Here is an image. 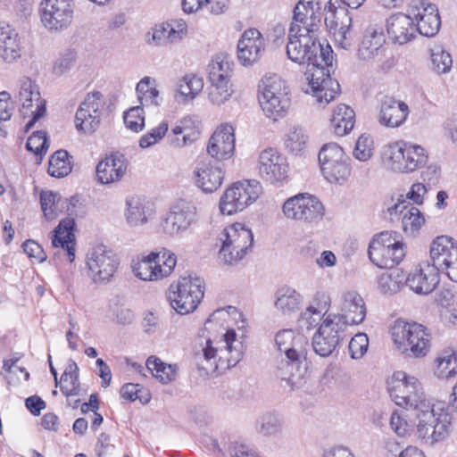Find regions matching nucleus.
<instances>
[{
	"label": "nucleus",
	"instance_id": "nucleus-1",
	"mask_svg": "<svg viewBox=\"0 0 457 457\" xmlns=\"http://www.w3.org/2000/svg\"><path fill=\"white\" fill-rule=\"evenodd\" d=\"M295 29H288L287 57L295 63L307 65L305 92L312 94L320 104H328L340 93L339 83L330 76L335 60L333 50L328 44L324 46L320 41V35Z\"/></svg>",
	"mask_w": 457,
	"mask_h": 457
},
{
	"label": "nucleus",
	"instance_id": "nucleus-2",
	"mask_svg": "<svg viewBox=\"0 0 457 457\" xmlns=\"http://www.w3.org/2000/svg\"><path fill=\"white\" fill-rule=\"evenodd\" d=\"M381 160L388 170L400 173H411L427 164L428 154L421 145L396 141L383 147Z\"/></svg>",
	"mask_w": 457,
	"mask_h": 457
},
{
	"label": "nucleus",
	"instance_id": "nucleus-3",
	"mask_svg": "<svg viewBox=\"0 0 457 457\" xmlns=\"http://www.w3.org/2000/svg\"><path fill=\"white\" fill-rule=\"evenodd\" d=\"M418 419L416 436L422 444L433 446L445 441L452 431V416L430 403L415 411Z\"/></svg>",
	"mask_w": 457,
	"mask_h": 457
},
{
	"label": "nucleus",
	"instance_id": "nucleus-4",
	"mask_svg": "<svg viewBox=\"0 0 457 457\" xmlns=\"http://www.w3.org/2000/svg\"><path fill=\"white\" fill-rule=\"evenodd\" d=\"M219 258L227 265H237L250 253L253 245V234L245 224L236 222L226 227L220 234Z\"/></svg>",
	"mask_w": 457,
	"mask_h": 457
},
{
	"label": "nucleus",
	"instance_id": "nucleus-5",
	"mask_svg": "<svg viewBox=\"0 0 457 457\" xmlns=\"http://www.w3.org/2000/svg\"><path fill=\"white\" fill-rule=\"evenodd\" d=\"M177 264V257L171 251L162 248L151 251L132 259L131 269L136 278L143 281H158L170 276Z\"/></svg>",
	"mask_w": 457,
	"mask_h": 457
},
{
	"label": "nucleus",
	"instance_id": "nucleus-6",
	"mask_svg": "<svg viewBox=\"0 0 457 457\" xmlns=\"http://www.w3.org/2000/svg\"><path fill=\"white\" fill-rule=\"evenodd\" d=\"M387 391L398 406L418 411L429 403L420 381L404 371H395L387 380Z\"/></svg>",
	"mask_w": 457,
	"mask_h": 457
},
{
	"label": "nucleus",
	"instance_id": "nucleus-7",
	"mask_svg": "<svg viewBox=\"0 0 457 457\" xmlns=\"http://www.w3.org/2000/svg\"><path fill=\"white\" fill-rule=\"evenodd\" d=\"M233 62L223 53L216 54L208 65V78L211 83L209 99L213 104H224L232 95L230 78Z\"/></svg>",
	"mask_w": 457,
	"mask_h": 457
},
{
	"label": "nucleus",
	"instance_id": "nucleus-8",
	"mask_svg": "<svg viewBox=\"0 0 457 457\" xmlns=\"http://www.w3.org/2000/svg\"><path fill=\"white\" fill-rule=\"evenodd\" d=\"M393 236L396 232L383 231L371 239L368 248L370 260L381 269H392L403 259V244Z\"/></svg>",
	"mask_w": 457,
	"mask_h": 457
},
{
	"label": "nucleus",
	"instance_id": "nucleus-9",
	"mask_svg": "<svg viewBox=\"0 0 457 457\" xmlns=\"http://www.w3.org/2000/svg\"><path fill=\"white\" fill-rule=\"evenodd\" d=\"M319 163L324 179L342 185L351 175L350 157L337 143L325 144L319 153Z\"/></svg>",
	"mask_w": 457,
	"mask_h": 457
},
{
	"label": "nucleus",
	"instance_id": "nucleus-10",
	"mask_svg": "<svg viewBox=\"0 0 457 457\" xmlns=\"http://www.w3.org/2000/svg\"><path fill=\"white\" fill-rule=\"evenodd\" d=\"M262 192L261 183L255 179L239 181L228 187L220 199V211L223 215L242 212L254 203Z\"/></svg>",
	"mask_w": 457,
	"mask_h": 457
},
{
	"label": "nucleus",
	"instance_id": "nucleus-11",
	"mask_svg": "<svg viewBox=\"0 0 457 457\" xmlns=\"http://www.w3.org/2000/svg\"><path fill=\"white\" fill-rule=\"evenodd\" d=\"M392 337L403 353L410 351L415 357L425 356L429 350L430 336L421 324L396 320Z\"/></svg>",
	"mask_w": 457,
	"mask_h": 457
},
{
	"label": "nucleus",
	"instance_id": "nucleus-12",
	"mask_svg": "<svg viewBox=\"0 0 457 457\" xmlns=\"http://www.w3.org/2000/svg\"><path fill=\"white\" fill-rule=\"evenodd\" d=\"M224 347L214 345L213 341L207 339L203 348V357L209 369L217 370L220 367H234L243 356V345L237 340V333L234 329H228L223 336Z\"/></svg>",
	"mask_w": 457,
	"mask_h": 457
},
{
	"label": "nucleus",
	"instance_id": "nucleus-13",
	"mask_svg": "<svg viewBox=\"0 0 457 457\" xmlns=\"http://www.w3.org/2000/svg\"><path fill=\"white\" fill-rule=\"evenodd\" d=\"M284 81L278 76L264 77L259 85L260 105L267 117L273 120L283 118L289 107L287 92L283 90Z\"/></svg>",
	"mask_w": 457,
	"mask_h": 457
},
{
	"label": "nucleus",
	"instance_id": "nucleus-14",
	"mask_svg": "<svg viewBox=\"0 0 457 457\" xmlns=\"http://www.w3.org/2000/svg\"><path fill=\"white\" fill-rule=\"evenodd\" d=\"M200 278H181L175 291H170V306L179 314H187L196 309L204 294Z\"/></svg>",
	"mask_w": 457,
	"mask_h": 457
},
{
	"label": "nucleus",
	"instance_id": "nucleus-15",
	"mask_svg": "<svg viewBox=\"0 0 457 457\" xmlns=\"http://www.w3.org/2000/svg\"><path fill=\"white\" fill-rule=\"evenodd\" d=\"M342 318L328 313L312 337L314 352L321 357L330 355L344 338Z\"/></svg>",
	"mask_w": 457,
	"mask_h": 457
},
{
	"label": "nucleus",
	"instance_id": "nucleus-16",
	"mask_svg": "<svg viewBox=\"0 0 457 457\" xmlns=\"http://www.w3.org/2000/svg\"><path fill=\"white\" fill-rule=\"evenodd\" d=\"M87 276L96 284L109 281L120 262L117 255L106 246L97 245L87 253Z\"/></svg>",
	"mask_w": 457,
	"mask_h": 457
},
{
	"label": "nucleus",
	"instance_id": "nucleus-17",
	"mask_svg": "<svg viewBox=\"0 0 457 457\" xmlns=\"http://www.w3.org/2000/svg\"><path fill=\"white\" fill-rule=\"evenodd\" d=\"M196 207L192 202L179 200L162 220L160 228L169 237L180 236L196 221Z\"/></svg>",
	"mask_w": 457,
	"mask_h": 457
},
{
	"label": "nucleus",
	"instance_id": "nucleus-18",
	"mask_svg": "<svg viewBox=\"0 0 457 457\" xmlns=\"http://www.w3.org/2000/svg\"><path fill=\"white\" fill-rule=\"evenodd\" d=\"M430 261L435 263L438 274L445 273L457 282V245L447 236L436 237L430 245Z\"/></svg>",
	"mask_w": 457,
	"mask_h": 457
},
{
	"label": "nucleus",
	"instance_id": "nucleus-19",
	"mask_svg": "<svg viewBox=\"0 0 457 457\" xmlns=\"http://www.w3.org/2000/svg\"><path fill=\"white\" fill-rule=\"evenodd\" d=\"M282 211L287 219L312 221L323 216L324 208L317 197L303 193L288 198Z\"/></svg>",
	"mask_w": 457,
	"mask_h": 457
},
{
	"label": "nucleus",
	"instance_id": "nucleus-20",
	"mask_svg": "<svg viewBox=\"0 0 457 457\" xmlns=\"http://www.w3.org/2000/svg\"><path fill=\"white\" fill-rule=\"evenodd\" d=\"M104 105L105 102L101 92L95 91L87 94L75 115L76 129L84 133L96 131L100 124Z\"/></svg>",
	"mask_w": 457,
	"mask_h": 457
},
{
	"label": "nucleus",
	"instance_id": "nucleus-21",
	"mask_svg": "<svg viewBox=\"0 0 457 457\" xmlns=\"http://www.w3.org/2000/svg\"><path fill=\"white\" fill-rule=\"evenodd\" d=\"M73 0H43L41 3V21L49 30L66 29L72 21Z\"/></svg>",
	"mask_w": 457,
	"mask_h": 457
},
{
	"label": "nucleus",
	"instance_id": "nucleus-22",
	"mask_svg": "<svg viewBox=\"0 0 457 457\" xmlns=\"http://www.w3.org/2000/svg\"><path fill=\"white\" fill-rule=\"evenodd\" d=\"M289 28L299 29L301 33L320 35L322 26V12L314 0H299L294 8Z\"/></svg>",
	"mask_w": 457,
	"mask_h": 457
},
{
	"label": "nucleus",
	"instance_id": "nucleus-23",
	"mask_svg": "<svg viewBox=\"0 0 457 457\" xmlns=\"http://www.w3.org/2000/svg\"><path fill=\"white\" fill-rule=\"evenodd\" d=\"M386 212L390 219L402 216V227L406 235L416 237L424 226L426 220L419 208L404 199L403 195L397 196L396 201L388 205Z\"/></svg>",
	"mask_w": 457,
	"mask_h": 457
},
{
	"label": "nucleus",
	"instance_id": "nucleus-24",
	"mask_svg": "<svg viewBox=\"0 0 457 457\" xmlns=\"http://www.w3.org/2000/svg\"><path fill=\"white\" fill-rule=\"evenodd\" d=\"M418 33L424 37L436 36L441 27V19L437 7L425 0L412 1L410 4Z\"/></svg>",
	"mask_w": 457,
	"mask_h": 457
},
{
	"label": "nucleus",
	"instance_id": "nucleus-25",
	"mask_svg": "<svg viewBox=\"0 0 457 457\" xmlns=\"http://www.w3.org/2000/svg\"><path fill=\"white\" fill-rule=\"evenodd\" d=\"M224 175V169L219 162L202 158L195 162L193 179L203 192L212 193L222 185Z\"/></svg>",
	"mask_w": 457,
	"mask_h": 457
},
{
	"label": "nucleus",
	"instance_id": "nucleus-26",
	"mask_svg": "<svg viewBox=\"0 0 457 457\" xmlns=\"http://www.w3.org/2000/svg\"><path fill=\"white\" fill-rule=\"evenodd\" d=\"M19 101L21 104V112L23 116L28 114V110L33 107V102H36V109L30 112L32 119L26 124L25 131L28 132L46 113V103L40 98L37 85L29 79L23 78L19 82Z\"/></svg>",
	"mask_w": 457,
	"mask_h": 457
},
{
	"label": "nucleus",
	"instance_id": "nucleus-27",
	"mask_svg": "<svg viewBox=\"0 0 457 457\" xmlns=\"http://www.w3.org/2000/svg\"><path fill=\"white\" fill-rule=\"evenodd\" d=\"M200 136V121L195 116H186L174 123L167 140L171 147L181 149L194 145Z\"/></svg>",
	"mask_w": 457,
	"mask_h": 457
},
{
	"label": "nucleus",
	"instance_id": "nucleus-28",
	"mask_svg": "<svg viewBox=\"0 0 457 457\" xmlns=\"http://www.w3.org/2000/svg\"><path fill=\"white\" fill-rule=\"evenodd\" d=\"M258 170L263 180L270 184H276L287 178V164L284 156L276 149L268 148L259 155Z\"/></svg>",
	"mask_w": 457,
	"mask_h": 457
},
{
	"label": "nucleus",
	"instance_id": "nucleus-29",
	"mask_svg": "<svg viewBox=\"0 0 457 457\" xmlns=\"http://www.w3.org/2000/svg\"><path fill=\"white\" fill-rule=\"evenodd\" d=\"M234 128L228 124H221L216 129L207 144L208 154L220 162L229 159L235 151Z\"/></svg>",
	"mask_w": 457,
	"mask_h": 457
},
{
	"label": "nucleus",
	"instance_id": "nucleus-30",
	"mask_svg": "<svg viewBox=\"0 0 457 457\" xmlns=\"http://www.w3.org/2000/svg\"><path fill=\"white\" fill-rule=\"evenodd\" d=\"M265 50V41L256 29H249L242 34L237 43L238 61L245 66L257 62Z\"/></svg>",
	"mask_w": 457,
	"mask_h": 457
},
{
	"label": "nucleus",
	"instance_id": "nucleus-31",
	"mask_svg": "<svg viewBox=\"0 0 457 457\" xmlns=\"http://www.w3.org/2000/svg\"><path fill=\"white\" fill-rule=\"evenodd\" d=\"M440 281V275L434 262L420 265V268L411 270L407 278L409 288L420 295H428L433 292Z\"/></svg>",
	"mask_w": 457,
	"mask_h": 457
},
{
	"label": "nucleus",
	"instance_id": "nucleus-32",
	"mask_svg": "<svg viewBox=\"0 0 457 457\" xmlns=\"http://www.w3.org/2000/svg\"><path fill=\"white\" fill-rule=\"evenodd\" d=\"M129 162L124 154L113 153L96 165V179L101 184L120 181L128 170Z\"/></svg>",
	"mask_w": 457,
	"mask_h": 457
},
{
	"label": "nucleus",
	"instance_id": "nucleus-33",
	"mask_svg": "<svg viewBox=\"0 0 457 457\" xmlns=\"http://www.w3.org/2000/svg\"><path fill=\"white\" fill-rule=\"evenodd\" d=\"M341 313H335V316L342 318L343 328L346 329L349 325H358L366 317V305L361 295L353 290L345 292L342 295L340 305Z\"/></svg>",
	"mask_w": 457,
	"mask_h": 457
},
{
	"label": "nucleus",
	"instance_id": "nucleus-34",
	"mask_svg": "<svg viewBox=\"0 0 457 457\" xmlns=\"http://www.w3.org/2000/svg\"><path fill=\"white\" fill-rule=\"evenodd\" d=\"M386 30L389 37L399 45L406 44L415 38L418 33L412 14L398 12L386 20Z\"/></svg>",
	"mask_w": 457,
	"mask_h": 457
},
{
	"label": "nucleus",
	"instance_id": "nucleus-35",
	"mask_svg": "<svg viewBox=\"0 0 457 457\" xmlns=\"http://www.w3.org/2000/svg\"><path fill=\"white\" fill-rule=\"evenodd\" d=\"M409 112L405 102L386 96L380 101L378 121L387 128H398L404 123Z\"/></svg>",
	"mask_w": 457,
	"mask_h": 457
},
{
	"label": "nucleus",
	"instance_id": "nucleus-36",
	"mask_svg": "<svg viewBox=\"0 0 457 457\" xmlns=\"http://www.w3.org/2000/svg\"><path fill=\"white\" fill-rule=\"evenodd\" d=\"M275 342L279 352L288 360L305 361L308 341L303 335H295L291 329H284L276 334Z\"/></svg>",
	"mask_w": 457,
	"mask_h": 457
},
{
	"label": "nucleus",
	"instance_id": "nucleus-37",
	"mask_svg": "<svg viewBox=\"0 0 457 457\" xmlns=\"http://www.w3.org/2000/svg\"><path fill=\"white\" fill-rule=\"evenodd\" d=\"M386 37L381 26H369L358 49V55L362 60H370L384 55Z\"/></svg>",
	"mask_w": 457,
	"mask_h": 457
},
{
	"label": "nucleus",
	"instance_id": "nucleus-38",
	"mask_svg": "<svg viewBox=\"0 0 457 457\" xmlns=\"http://www.w3.org/2000/svg\"><path fill=\"white\" fill-rule=\"evenodd\" d=\"M21 56L19 34L9 24L0 22V57L6 62H13Z\"/></svg>",
	"mask_w": 457,
	"mask_h": 457
},
{
	"label": "nucleus",
	"instance_id": "nucleus-39",
	"mask_svg": "<svg viewBox=\"0 0 457 457\" xmlns=\"http://www.w3.org/2000/svg\"><path fill=\"white\" fill-rule=\"evenodd\" d=\"M75 221L71 218L62 219L53 231L52 245L61 247L68 255L70 262L75 259V236L73 233Z\"/></svg>",
	"mask_w": 457,
	"mask_h": 457
},
{
	"label": "nucleus",
	"instance_id": "nucleus-40",
	"mask_svg": "<svg viewBox=\"0 0 457 457\" xmlns=\"http://www.w3.org/2000/svg\"><path fill=\"white\" fill-rule=\"evenodd\" d=\"M125 219L129 226L139 227L147 223L151 215L145 199L139 195L129 196L125 201Z\"/></svg>",
	"mask_w": 457,
	"mask_h": 457
},
{
	"label": "nucleus",
	"instance_id": "nucleus-41",
	"mask_svg": "<svg viewBox=\"0 0 457 457\" xmlns=\"http://www.w3.org/2000/svg\"><path fill=\"white\" fill-rule=\"evenodd\" d=\"M303 361L281 360L275 370V377L281 381V386L290 391L298 388L301 380L299 372Z\"/></svg>",
	"mask_w": 457,
	"mask_h": 457
},
{
	"label": "nucleus",
	"instance_id": "nucleus-42",
	"mask_svg": "<svg viewBox=\"0 0 457 457\" xmlns=\"http://www.w3.org/2000/svg\"><path fill=\"white\" fill-rule=\"evenodd\" d=\"M136 91L142 109L155 110L160 106L162 97L155 87V79L144 77L137 84Z\"/></svg>",
	"mask_w": 457,
	"mask_h": 457
},
{
	"label": "nucleus",
	"instance_id": "nucleus-43",
	"mask_svg": "<svg viewBox=\"0 0 457 457\" xmlns=\"http://www.w3.org/2000/svg\"><path fill=\"white\" fill-rule=\"evenodd\" d=\"M354 122L355 112L345 104L337 105L330 119V125L334 133L340 137L348 134L353 129Z\"/></svg>",
	"mask_w": 457,
	"mask_h": 457
},
{
	"label": "nucleus",
	"instance_id": "nucleus-44",
	"mask_svg": "<svg viewBox=\"0 0 457 457\" xmlns=\"http://www.w3.org/2000/svg\"><path fill=\"white\" fill-rule=\"evenodd\" d=\"M175 98L180 103H187L193 100L204 87L203 79L196 75H185L177 85Z\"/></svg>",
	"mask_w": 457,
	"mask_h": 457
},
{
	"label": "nucleus",
	"instance_id": "nucleus-45",
	"mask_svg": "<svg viewBox=\"0 0 457 457\" xmlns=\"http://www.w3.org/2000/svg\"><path fill=\"white\" fill-rule=\"evenodd\" d=\"M275 297V307L283 314L289 315L299 310L302 297L294 288L288 287L278 288Z\"/></svg>",
	"mask_w": 457,
	"mask_h": 457
},
{
	"label": "nucleus",
	"instance_id": "nucleus-46",
	"mask_svg": "<svg viewBox=\"0 0 457 457\" xmlns=\"http://www.w3.org/2000/svg\"><path fill=\"white\" fill-rule=\"evenodd\" d=\"M344 18L340 24L335 21V30L333 32L335 44L338 48L349 50L353 46L352 17L345 7L342 8Z\"/></svg>",
	"mask_w": 457,
	"mask_h": 457
},
{
	"label": "nucleus",
	"instance_id": "nucleus-47",
	"mask_svg": "<svg viewBox=\"0 0 457 457\" xmlns=\"http://www.w3.org/2000/svg\"><path fill=\"white\" fill-rule=\"evenodd\" d=\"M71 156L66 150H57L50 158L48 174L54 178H63L72 170Z\"/></svg>",
	"mask_w": 457,
	"mask_h": 457
},
{
	"label": "nucleus",
	"instance_id": "nucleus-48",
	"mask_svg": "<svg viewBox=\"0 0 457 457\" xmlns=\"http://www.w3.org/2000/svg\"><path fill=\"white\" fill-rule=\"evenodd\" d=\"M59 383L61 392L64 395L71 396L79 394V367L76 362L72 361L66 367Z\"/></svg>",
	"mask_w": 457,
	"mask_h": 457
},
{
	"label": "nucleus",
	"instance_id": "nucleus-49",
	"mask_svg": "<svg viewBox=\"0 0 457 457\" xmlns=\"http://www.w3.org/2000/svg\"><path fill=\"white\" fill-rule=\"evenodd\" d=\"M145 364L152 375L162 384L170 383L176 378V366L166 364L155 356L149 357Z\"/></svg>",
	"mask_w": 457,
	"mask_h": 457
},
{
	"label": "nucleus",
	"instance_id": "nucleus-50",
	"mask_svg": "<svg viewBox=\"0 0 457 457\" xmlns=\"http://www.w3.org/2000/svg\"><path fill=\"white\" fill-rule=\"evenodd\" d=\"M435 375L440 379H449L457 374V355L453 352H445L436 358Z\"/></svg>",
	"mask_w": 457,
	"mask_h": 457
},
{
	"label": "nucleus",
	"instance_id": "nucleus-51",
	"mask_svg": "<svg viewBox=\"0 0 457 457\" xmlns=\"http://www.w3.org/2000/svg\"><path fill=\"white\" fill-rule=\"evenodd\" d=\"M308 135L300 127H293L285 138L287 151L295 155L301 154L306 148Z\"/></svg>",
	"mask_w": 457,
	"mask_h": 457
},
{
	"label": "nucleus",
	"instance_id": "nucleus-52",
	"mask_svg": "<svg viewBox=\"0 0 457 457\" xmlns=\"http://www.w3.org/2000/svg\"><path fill=\"white\" fill-rule=\"evenodd\" d=\"M61 202L62 197L58 193L53 191H42L40 193L41 209L46 220H52L57 218L59 212H61Z\"/></svg>",
	"mask_w": 457,
	"mask_h": 457
},
{
	"label": "nucleus",
	"instance_id": "nucleus-53",
	"mask_svg": "<svg viewBox=\"0 0 457 457\" xmlns=\"http://www.w3.org/2000/svg\"><path fill=\"white\" fill-rule=\"evenodd\" d=\"M48 146L47 136L43 130L33 132L26 142L27 150L39 156L40 160H42L43 155L46 154Z\"/></svg>",
	"mask_w": 457,
	"mask_h": 457
},
{
	"label": "nucleus",
	"instance_id": "nucleus-54",
	"mask_svg": "<svg viewBox=\"0 0 457 457\" xmlns=\"http://www.w3.org/2000/svg\"><path fill=\"white\" fill-rule=\"evenodd\" d=\"M325 318L326 316L317 312L314 305H311L301 313L298 325L301 329L312 330L319 328Z\"/></svg>",
	"mask_w": 457,
	"mask_h": 457
},
{
	"label": "nucleus",
	"instance_id": "nucleus-55",
	"mask_svg": "<svg viewBox=\"0 0 457 457\" xmlns=\"http://www.w3.org/2000/svg\"><path fill=\"white\" fill-rule=\"evenodd\" d=\"M168 122L165 120L162 121L158 126L153 128L140 137L139 146L141 148H148L157 144L168 133Z\"/></svg>",
	"mask_w": 457,
	"mask_h": 457
},
{
	"label": "nucleus",
	"instance_id": "nucleus-56",
	"mask_svg": "<svg viewBox=\"0 0 457 457\" xmlns=\"http://www.w3.org/2000/svg\"><path fill=\"white\" fill-rule=\"evenodd\" d=\"M145 112L141 106L129 109L123 116L126 127L132 131L138 132L145 127Z\"/></svg>",
	"mask_w": 457,
	"mask_h": 457
},
{
	"label": "nucleus",
	"instance_id": "nucleus-57",
	"mask_svg": "<svg viewBox=\"0 0 457 457\" xmlns=\"http://www.w3.org/2000/svg\"><path fill=\"white\" fill-rule=\"evenodd\" d=\"M120 395L130 402L139 400L142 403H147L150 400L149 393L139 384H125L120 389Z\"/></svg>",
	"mask_w": 457,
	"mask_h": 457
},
{
	"label": "nucleus",
	"instance_id": "nucleus-58",
	"mask_svg": "<svg viewBox=\"0 0 457 457\" xmlns=\"http://www.w3.org/2000/svg\"><path fill=\"white\" fill-rule=\"evenodd\" d=\"M258 431L264 436H270L281 430L282 423L279 417L274 413L262 415L258 421Z\"/></svg>",
	"mask_w": 457,
	"mask_h": 457
},
{
	"label": "nucleus",
	"instance_id": "nucleus-59",
	"mask_svg": "<svg viewBox=\"0 0 457 457\" xmlns=\"http://www.w3.org/2000/svg\"><path fill=\"white\" fill-rule=\"evenodd\" d=\"M369 338L364 333L356 334L350 341L348 349L352 359H360L367 352Z\"/></svg>",
	"mask_w": 457,
	"mask_h": 457
},
{
	"label": "nucleus",
	"instance_id": "nucleus-60",
	"mask_svg": "<svg viewBox=\"0 0 457 457\" xmlns=\"http://www.w3.org/2000/svg\"><path fill=\"white\" fill-rule=\"evenodd\" d=\"M390 427L398 436H405L412 430V425L403 412L394 411L390 417Z\"/></svg>",
	"mask_w": 457,
	"mask_h": 457
},
{
	"label": "nucleus",
	"instance_id": "nucleus-61",
	"mask_svg": "<svg viewBox=\"0 0 457 457\" xmlns=\"http://www.w3.org/2000/svg\"><path fill=\"white\" fill-rule=\"evenodd\" d=\"M170 29H172V28L168 24V22L156 25L152 29V32H149L147 35L148 37L150 35L152 37L151 39L148 37V43H151V40L158 46L172 43Z\"/></svg>",
	"mask_w": 457,
	"mask_h": 457
},
{
	"label": "nucleus",
	"instance_id": "nucleus-62",
	"mask_svg": "<svg viewBox=\"0 0 457 457\" xmlns=\"http://www.w3.org/2000/svg\"><path fill=\"white\" fill-rule=\"evenodd\" d=\"M372 145L373 142L369 137L361 136L353 150L354 157L361 162L368 161L373 154Z\"/></svg>",
	"mask_w": 457,
	"mask_h": 457
},
{
	"label": "nucleus",
	"instance_id": "nucleus-63",
	"mask_svg": "<svg viewBox=\"0 0 457 457\" xmlns=\"http://www.w3.org/2000/svg\"><path fill=\"white\" fill-rule=\"evenodd\" d=\"M23 252L32 261L38 263L44 262L47 255L43 247L35 240L28 239L22 244Z\"/></svg>",
	"mask_w": 457,
	"mask_h": 457
},
{
	"label": "nucleus",
	"instance_id": "nucleus-64",
	"mask_svg": "<svg viewBox=\"0 0 457 457\" xmlns=\"http://www.w3.org/2000/svg\"><path fill=\"white\" fill-rule=\"evenodd\" d=\"M431 60L433 65L438 72L446 73L452 67V57L448 52L444 50L432 53Z\"/></svg>",
	"mask_w": 457,
	"mask_h": 457
}]
</instances>
